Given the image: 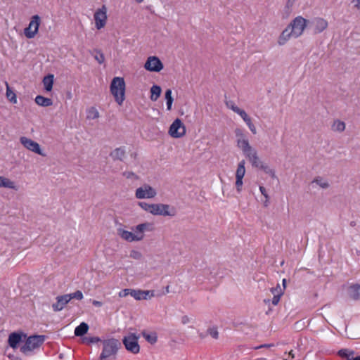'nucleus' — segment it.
Returning a JSON list of instances; mask_svg holds the SVG:
<instances>
[{
	"label": "nucleus",
	"instance_id": "nucleus-1",
	"mask_svg": "<svg viewBox=\"0 0 360 360\" xmlns=\"http://www.w3.org/2000/svg\"><path fill=\"white\" fill-rule=\"evenodd\" d=\"M308 20L302 16H297L286 28L281 32L278 39V44L280 46L284 45L291 37L298 38L300 37L307 27Z\"/></svg>",
	"mask_w": 360,
	"mask_h": 360
},
{
	"label": "nucleus",
	"instance_id": "nucleus-2",
	"mask_svg": "<svg viewBox=\"0 0 360 360\" xmlns=\"http://www.w3.org/2000/svg\"><path fill=\"white\" fill-rule=\"evenodd\" d=\"M103 349L99 360H115L117 354L121 347V342L115 338L102 341Z\"/></svg>",
	"mask_w": 360,
	"mask_h": 360
},
{
	"label": "nucleus",
	"instance_id": "nucleus-3",
	"mask_svg": "<svg viewBox=\"0 0 360 360\" xmlns=\"http://www.w3.org/2000/svg\"><path fill=\"white\" fill-rule=\"evenodd\" d=\"M126 84L123 77H115L112 79L110 90L115 101L120 105L125 99Z\"/></svg>",
	"mask_w": 360,
	"mask_h": 360
},
{
	"label": "nucleus",
	"instance_id": "nucleus-4",
	"mask_svg": "<svg viewBox=\"0 0 360 360\" xmlns=\"http://www.w3.org/2000/svg\"><path fill=\"white\" fill-rule=\"evenodd\" d=\"M24 345L20 347V352L24 354H28L33 350L39 348L44 342L46 336L42 335H30L26 338Z\"/></svg>",
	"mask_w": 360,
	"mask_h": 360
},
{
	"label": "nucleus",
	"instance_id": "nucleus-5",
	"mask_svg": "<svg viewBox=\"0 0 360 360\" xmlns=\"http://www.w3.org/2000/svg\"><path fill=\"white\" fill-rule=\"evenodd\" d=\"M236 134L237 136H240V138L237 140V146L241 149L245 156L248 160H250L252 157L257 153V150L250 146L249 141L245 138L240 130H236Z\"/></svg>",
	"mask_w": 360,
	"mask_h": 360
},
{
	"label": "nucleus",
	"instance_id": "nucleus-6",
	"mask_svg": "<svg viewBox=\"0 0 360 360\" xmlns=\"http://www.w3.org/2000/svg\"><path fill=\"white\" fill-rule=\"evenodd\" d=\"M139 338V336L136 333H129L128 335L123 338V345L128 352L132 354H138L139 352L140 346L138 342Z\"/></svg>",
	"mask_w": 360,
	"mask_h": 360
},
{
	"label": "nucleus",
	"instance_id": "nucleus-7",
	"mask_svg": "<svg viewBox=\"0 0 360 360\" xmlns=\"http://www.w3.org/2000/svg\"><path fill=\"white\" fill-rule=\"evenodd\" d=\"M154 230V226L152 223L145 222L132 228L133 236L134 241H141L145 237L146 231H153Z\"/></svg>",
	"mask_w": 360,
	"mask_h": 360
},
{
	"label": "nucleus",
	"instance_id": "nucleus-8",
	"mask_svg": "<svg viewBox=\"0 0 360 360\" xmlns=\"http://www.w3.org/2000/svg\"><path fill=\"white\" fill-rule=\"evenodd\" d=\"M41 19L38 15L32 17L27 27L24 30V34L28 39L35 37L39 30Z\"/></svg>",
	"mask_w": 360,
	"mask_h": 360
},
{
	"label": "nucleus",
	"instance_id": "nucleus-9",
	"mask_svg": "<svg viewBox=\"0 0 360 360\" xmlns=\"http://www.w3.org/2000/svg\"><path fill=\"white\" fill-rule=\"evenodd\" d=\"M186 134V127L181 120L176 118L171 124L169 134L173 138H181Z\"/></svg>",
	"mask_w": 360,
	"mask_h": 360
},
{
	"label": "nucleus",
	"instance_id": "nucleus-10",
	"mask_svg": "<svg viewBox=\"0 0 360 360\" xmlns=\"http://www.w3.org/2000/svg\"><path fill=\"white\" fill-rule=\"evenodd\" d=\"M157 195L155 188L148 184H143L136 190L135 196L137 199L153 198Z\"/></svg>",
	"mask_w": 360,
	"mask_h": 360
},
{
	"label": "nucleus",
	"instance_id": "nucleus-11",
	"mask_svg": "<svg viewBox=\"0 0 360 360\" xmlns=\"http://www.w3.org/2000/svg\"><path fill=\"white\" fill-rule=\"evenodd\" d=\"M20 143L27 150L34 152L38 155H40L41 156H45L46 155L42 152L40 145L32 140L31 139H29L25 136H22L20 139Z\"/></svg>",
	"mask_w": 360,
	"mask_h": 360
},
{
	"label": "nucleus",
	"instance_id": "nucleus-12",
	"mask_svg": "<svg viewBox=\"0 0 360 360\" xmlns=\"http://www.w3.org/2000/svg\"><path fill=\"white\" fill-rule=\"evenodd\" d=\"M94 20L96 27L98 30H101L104 27L107 20V9L105 6H103L101 8L98 9L94 13Z\"/></svg>",
	"mask_w": 360,
	"mask_h": 360
},
{
	"label": "nucleus",
	"instance_id": "nucleus-13",
	"mask_svg": "<svg viewBox=\"0 0 360 360\" xmlns=\"http://www.w3.org/2000/svg\"><path fill=\"white\" fill-rule=\"evenodd\" d=\"M163 64L156 56H150L145 63L144 68L150 72H160L163 69Z\"/></svg>",
	"mask_w": 360,
	"mask_h": 360
},
{
	"label": "nucleus",
	"instance_id": "nucleus-14",
	"mask_svg": "<svg viewBox=\"0 0 360 360\" xmlns=\"http://www.w3.org/2000/svg\"><path fill=\"white\" fill-rule=\"evenodd\" d=\"M245 161L242 160L238 164L237 169L236 172V186L238 192H240L243 184V179L245 174Z\"/></svg>",
	"mask_w": 360,
	"mask_h": 360
},
{
	"label": "nucleus",
	"instance_id": "nucleus-15",
	"mask_svg": "<svg viewBox=\"0 0 360 360\" xmlns=\"http://www.w3.org/2000/svg\"><path fill=\"white\" fill-rule=\"evenodd\" d=\"M26 338L27 335L21 330L11 333L8 335V344L13 349H16L22 339H25Z\"/></svg>",
	"mask_w": 360,
	"mask_h": 360
},
{
	"label": "nucleus",
	"instance_id": "nucleus-16",
	"mask_svg": "<svg viewBox=\"0 0 360 360\" xmlns=\"http://www.w3.org/2000/svg\"><path fill=\"white\" fill-rule=\"evenodd\" d=\"M160 294H155V290H133L131 296L136 300H148L152 297H159Z\"/></svg>",
	"mask_w": 360,
	"mask_h": 360
},
{
	"label": "nucleus",
	"instance_id": "nucleus-17",
	"mask_svg": "<svg viewBox=\"0 0 360 360\" xmlns=\"http://www.w3.org/2000/svg\"><path fill=\"white\" fill-rule=\"evenodd\" d=\"M314 29L313 33L314 34H320L327 29L328 22L323 18L317 17L314 18L311 22Z\"/></svg>",
	"mask_w": 360,
	"mask_h": 360
},
{
	"label": "nucleus",
	"instance_id": "nucleus-18",
	"mask_svg": "<svg viewBox=\"0 0 360 360\" xmlns=\"http://www.w3.org/2000/svg\"><path fill=\"white\" fill-rule=\"evenodd\" d=\"M151 214L153 215L170 216L169 206L165 204H153Z\"/></svg>",
	"mask_w": 360,
	"mask_h": 360
},
{
	"label": "nucleus",
	"instance_id": "nucleus-19",
	"mask_svg": "<svg viewBox=\"0 0 360 360\" xmlns=\"http://www.w3.org/2000/svg\"><path fill=\"white\" fill-rule=\"evenodd\" d=\"M56 302L52 304V309L53 311L57 312L63 310L67 304L69 303V300L65 295H59L56 297Z\"/></svg>",
	"mask_w": 360,
	"mask_h": 360
},
{
	"label": "nucleus",
	"instance_id": "nucleus-20",
	"mask_svg": "<svg viewBox=\"0 0 360 360\" xmlns=\"http://www.w3.org/2000/svg\"><path fill=\"white\" fill-rule=\"evenodd\" d=\"M338 354L340 357L347 360H360V356L354 357V351L349 349H341L338 352Z\"/></svg>",
	"mask_w": 360,
	"mask_h": 360
},
{
	"label": "nucleus",
	"instance_id": "nucleus-21",
	"mask_svg": "<svg viewBox=\"0 0 360 360\" xmlns=\"http://www.w3.org/2000/svg\"><path fill=\"white\" fill-rule=\"evenodd\" d=\"M0 187L13 189L15 191L18 190V186L15 183L8 178L0 176Z\"/></svg>",
	"mask_w": 360,
	"mask_h": 360
},
{
	"label": "nucleus",
	"instance_id": "nucleus-22",
	"mask_svg": "<svg viewBox=\"0 0 360 360\" xmlns=\"http://www.w3.org/2000/svg\"><path fill=\"white\" fill-rule=\"evenodd\" d=\"M118 236L123 240L127 242H134V238L133 236V232L124 230L123 229H117Z\"/></svg>",
	"mask_w": 360,
	"mask_h": 360
},
{
	"label": "nucleus",
	"instance_id": "nucleus-23",
	"mask_svg": "<svg viewBox=\"0 0 360 360\" xmlns=\"http://www.w3.org/2000/svg\"><path fill=\"white\" fill-rule=\"evenodd\" d=\"M125 149L124 147H120L115 148L114 150H112L110 153V156L113 160H123L124 156H125Z\"/></svg>",
	"mask_w": 360,
	"mask_h": 360
},
{
	"label": "nucleus",
	"instance_id": "nucleus-24",
	"mask_svg": "<svg viewBox=\"0 0 360 360\" xmlns=\"http://www.w3.org/2000/svg\"><path fill=\"white\" fill-rule=\"evenodd\" d=\"M34 101L37 105L43 107H49L53 104V101L51 98L40 95L37 96Z\"/></svg>",
	"mask_w": 360,
	"mask_h": 360
},
{
	"label": "nucleus",
	"instance_id": "nucleus-25",
	"mask_svg": "<svg viewBox=\"0 0 360 360\" xmlns=\"http://www.w3.org/2000/svg\"><path fill=\"white\" fill-rule=\"evenodd\" d=\"M89 330V326L87 323L82 322L75 329V335L77 337H82L85 335Z\"/></svg>",
	"mask_w": 360,
	"mask_h": 360
},
{
	"label": "nucleus",
	"instance_id": "nucleus-26",
	"mask_svg": "<svg viewBox=\"0 0 360 360\" xmlns=\"http://www.w3.org/2000/svg\"><path fill=\"white\" fill-rule=\"evenodd\" d=\"M349 296L354 300L360 299V285L354 284L349 288Z\"/></svg>",
	"mask_w": 360,
	"mask_h": 360
},
{
	"label": "nucleus",
	"instance_id": "nucleus-27",
	"mask_svg": "<svg viewBox=\"0 0 360 360\" xmlns=\"http://www.w3.org/2000/svg\"><path fill=\"white\" fill-rule=\"evenodd\" d=\"M346 124L343 121H341L340 120H334L331 129L333 131L335 132H342L345 130Z\"/></svg>",
	"mask_w": 360,
	"mask_h": 360
},
{
	"label": "nucleus",
	"instance_id": "nucleus-28",
	"mask_svg": "<svg viewBox=\"0 0 360 360\" xmlns=\"http://www.w3.org/2000/svg\"><path fill=\"white\" fill-rule=\"evenodd\" d=\"M162 92L161 87L158 85H153L150 88V98L152 101H156L160 97Z\"/></svg>",
	"mask_w": 360,
	"mask_h": 360
},
{
	"label": "nucleus",
	"instance_id": "nucleus-29",
	"mask_svg": "<svg viewBox=\"0 0 360 360\" xmlns=\"http://www.w3.org/2000/svg\"><path fill=\"white\" fill-rule=\"evenodd\" d=\"M42 82H43L44 89L47 91H51L52 90L53 84V75H49L44 77Z\"/></svg>",
	"mask_w": 360,
	"mask_h": 360
},
{
	"label": "nucleus",
	"instance_id": "nucleus-30",
	"mask_svg": "<svg viewBox=\"0 0 360 360\" xmlns=\"http://www.w3.org/2000/svg\"><path fill=\"white\" fill-rule=\"evenodd\" d=\"M6 97L9 101H11L12 103H17V98L15 94L11 90V89L9 86V84L7 82H6Z\"/></svg>",
	"mask_w": 360,
	"mask_h": 360
},
{
	"label": "nucleus",
	"instance_id": "nucleus-31",
	"mask_svg": "<svg viewBox=\"0 0 360 360\" xmlns=\"http://www.w3.org/2000/svg\"><path fill=\"white\" fill-rule=\"evenodd\" d=\"M141 334L146 340L150 344H155L158 340V336L155 333H148L146 331H143Z\"/></svg>",
	"mask_w": 360,
	"mask_h": 360
},
{
	"label": "nucleus",
	"instance_id": "nucleus-32",
	"mask_svg": "<svg viewBox=\"0 0 360 360\" xmlns=\"http://www.w3.org/2000/svg\"><path fill=\"white\" fill-rule=\"evenodd\" d=\"M172 90L170 89H168L165 91V97L166 100V104H167V110H171L172 105L174 101V99L172 96Z\"/></svg>",
	"mask_w": 360,
	"mask_h": 360
},
{
	"label": "nucleus",
	"instance_id": "nucleus-33",
	"mask_svg": "<svg viewBox=\"0 0 360 360\" xmlns=\"http://www.w3.org/2000/svg\"><path fill=\"white\" fill-rule=\"evenodd\" d=\"M312 184H316L322 188H328L329 187L328 182L324 179L323 177L317 176L313 181Z\"/></svg>",
	"mask_w": 360,
	"mask_h": 360
},
{
	"label": "nucleus",
	"instance_id": "nucleus-34",
	"mask_svg": "<svg viewBox=\"0 0 360 360\" xmlns=\"http://www.w3.org/2000/svg\"><path fill=\"white\" fill-rule=\"evenodd\" d=\"M99 117V112L98 110L94 108H90L86 112V118L88 120H96Z\"/></svg>",
	"mask_w": 360,
	"mask_h": 360
},
{
	"label": "nucleus",
	"instance_id": "nucleus-35",
	"mask_svg": "<svg viewBox=\"0 0 360 360\" xmlns=\"http://www.w3.org/2000/svg\"><path fill=\"white\" fill-rule=\"evenodd\" d=\"M69 301L72 299H76L77 300H81L83 299V293L80 290H77L75 292L66 294Z\"/></svg>",
	"mask_w": 360,
	"mask_h": 360
},
{
	"label": "nucleus",
	"instance_id": "nucleus-36",
	"mask_svg": "<svg viewBox=\"0 0 360 360\" xmlns=\"http://www.w3.org/2000/svg\"><path fill=\"white\" fill-rule=\"evenodd\" d=\"M259 168L262 169L266 174L270 175L272 178H276L274 170L270 168L268 165L262 163Z\"/></svg>",
	"mask_w": 360,
	"mask_h": 360
},
{
	"label": "nucleus",
	"instance_id": "nucleus-37",
	"mask_svg": "<svg viewBox=\"0 0 360 360\" xmlns=\"http://www.w3.org/2000/svg\"><path fill=\"white\" fill-rule=\"evenodd\" d=\"M101 341V339L98 337H84L82 338V342L87 345H90L92 343H96Z\"/></svg>",
	"mask_w": 360,
	"mask_h": 360
},
{
	"label": "nucleus",
	"instance_id": "nucleus-38",
	"mask_svg": "<svg viewBox=\"0 0 360 360\" xmlns=\"http://www.w3.org/2000/svg\"><path fill=\"white\" fill-rule=\"evenodd\" d=\"M252 167H259V166L262 164V162L259 160L257 153L252 157L250 160H249Z\"/></svg>",
	"mask_w": 360,
	"mask_h": 360
},
{
	"label": "nucleus",
	"instance_id": "nucleus-39",
	"mask_svg": "<svg viewBox=\"0 0 360 360\" xmlns=\"http://www.w3.org/2000/svg\"><path fill=\"white\" fill-rule=\"evenodd\" d=\"M271 292L274 295H279V296H282L284 293V290L281 288L280 284H277L276 287L271 288Z\"/></svg>",
	"mask_w": 360,
	"mask_h": 360
},
{
	"label": "nucleus",
	"instance_id": "nucleus-40",
	"mask_svg": "<svg viewBox=\"0 0 360 360\" xmlns=\"http://www.w3.org/2000/svg\"><path fill=\"white\" fill-rule=\"evenodd\" d=\"M207 333L209 334L214 339L217 340L219 338V332L216 326L209 328L207 330Z\"/></svg>",
	"mask_w": 360,
	"mask_h": 360
},
{
	"label": "nucleus",
	"instance_id": "nucleus-41",
	"mask_svg": "<svg viewBox=\"0 0 360 360\" xmlns=\"http://www.w3.org/2000/svg\"><path fill=\"white\" fill-rule=\"evenodd\" d=\"M138 205L139 207H141L143 210L146 211V212H148L150 213H151V210H152V206H153V204H149V203H147L146 202H138Z\"/></svg>",
	"mask_w": 360,
	"mask_h": 360
},
{
	"label": "nucleus",
	"instance_id": "nucleus-42",
	"mask_svg": "<svg viewBox=\"0 0 360 360\" xmlns=\"http://www.w3.org/2000/svg\"><path fill=\"white\" fill-rule=\"evenodd\" d=\"M130 257L135 259H141L142 257V255L139 251L134 250L131 251Z\"/></svg>",
	"mask_w": 360,
	"mask_h": 360
},
{
	"label": "nucleus",
	"instance_id": "nucleus-43",
	"mask_svg": "<svg viewBox=\"0 0 360 360\" xmlns=\"http://www.w3.org/2000/svg\"><path fill=\"white\" fill-rule=\"evenodd\" d=\"M236 113L238 114L241 117V118L244 120V122L246 121L249 118V116L248 115V114L245 112V111L244 110L237 109Z\"/></svg>",
	"mask_w": 360,
	"mask_h": 360
},
{
	"label": "nucleus",
	"instance_id": "nucleus-44",
	"mask_svg": "<svg viewBox=\"0 0 360 360\" xmlns=\"http://www.w3.org/2000/svg\"><path fill=\"white\" fill-rule=\"evenodd\" d=\"M94 58L100 64L103 63L105 60L104 55L101 51H98V54Z\"/></svg>",
	"mask_w": 360,
	"mask_h": 360
},
{
	"label": "nucleus",
	"instance_id": "nucleus-45",
	"mask_svg": "<svg viewBox=\"0 0 360 360\" xmlns=\"http://www.w3.org/2000/svg\"><path fill=\"white\" fill-rule=\"evenodd\" d=\"M226 106L231 109L234 112L236 113L237 109H240L238 106H236L233 101H229L226 103Z\"/></svg>",
	"mask_w": 360,
	"mask_h": 360
},
{
	"label": "nucleus",
	"instance_id": "nucleus-46",
	"mask_svg": "<svg viewBox=\"0 0 360 360\" xmlns=\"http://www.w3.org/2000/svg\"><path fill=\"white\" fill-rule=\"evenodd\" d=\"M132 290L133 289H124L119 292V296L120 297H123L127 296L128 295H131Z\"/></svg>",
	"mask_w": 360,
	"mask_h": 360
},
{
	"label": "nucleus",
	"instance_id": "nucleus-47",
	"mask_svg": "<svg viewBox=\"0 0 360 360\" xmlns=\"http://www.w3.org/2000/svg\"><path fill=\"white\" fill-rule=\"evenodd\" d=\"M281 296H279V295H274L272 300H271V302L274 305H277L278 303L280 301V299H281Z\"/></svg>",
	"mask_w": 360,
	"mask_h": 360
},
{
	"label": "nucleus",
	"instance_id": "nucleus-48",
	"mask_svg": "<svg viewBox=\"0 0 360 360\" xmlns=\"http://www.w3.org/2000/svg\"><path fill=\"white\" fill-rule=\"evenodd\" d=\"M181 321L182 324L186 325L190 322V318L188 316L184 315L181 317Z\"/></svg>",
	"mask_w": 360,
	"mask_h": 360
},
{
	"label": "nucleus",
	"instance_id": "nucleus-49",
	"mask_svg": "<svg viewBox=\"0 0 360 360\" xmlns=\"http://www.w3.org/2000/svg\"><path fill=\"white\" fill-rule=\"evenodd\" d=\"M259 191L266 198V200L269 198L268 194L266 193V188L264 186H259Z\"/></svg>",
	"mask_w": 360,
	"mask_h": 360
},
{
	"label": "nucleus",
	"instance_id": "nucleus-50",
	"mask_svg": "<svg viewBox=\"0 0 360 360\" xmlns=\"http://www.w3.org/2000/svg\"><path fill=\"white\" fill-rule=\"evenodd\" d=\"M123 175L126 178L129 179V178H131V177L134 176L135 174L134 172H126L123 173Z\"/></svg>",
	"mask_w": 360,
	"mask_h": 360
},
{
	"label": "nucleus",
	"instance_id": "nucleus-51",
	"mask_svg": "<svg viewBox=\"0 0 360 360\" xmlns=\"http://www.w3.org/2000/svg\"><path fill=\"white\" fill-rule=\"evenodd\" d=\"M248 127L252 134H255L257 133L256 127L252 123L248 125Z\"/></svg>",
	"mask_w": 360,
	"mask_h": 360
},
{
	"label": "nucleus",
	"instance_id": "nucleus-52",
	"mask_svg": "<svg viewBox=\"0 0 360 360\" xmlns=\"http://www.w3.org/2000/svg\"><path fill=\"white\" fill-rule=\"evenodd\" d=\"M274 346L273 344H264V345H261L258 347H256L255 349H260V348H264V347H272Z\"/></svg>",
	"mask_w": 360,
	"mask_h": 360
},
{
	"label": "nucleus",
	"instance_id": "nucleus-53",
	"mask_svg": "<svg viewBox=\"0 0 360 360\" xmlns=\"http://www.w3.org/2000/svg\"><path fill=\"white\" fill-rule=\"evenodd\" d=\"M92 304L93 305L97 307H100L103 305V303L97 300H93Z\"/></svg>",
	"mask_w": 360,
	"mask_h": 360
},
{
	"label": "nucleus",
	"instance_id": "nucleus-54",
	"mask_svg": "<svg viewBox=\"0 0 360 360\" xmlns=\"http://www.w3.org/2000/svg\"><path fill=\"white\" fill-rule=\"evenodd\" d=\"M169 285H167L165 287V292H162V293L158 292V294H160L159 296H161L162 295H165V294L169 293Z\"/></svg>",
	"mask_w": 360,
	"mask_h": 360
},
{
	"label": "nucleus",
	"instance_id": "nucleus-55",
	"mask_svg": "<svg viewBox=\"0 0 360 360\" xmlns=\"http://www.w3.org/2000/svg\"><path fill=\"white\" fill-rule=\"evenodd\" d=\"M285 287H286V279L283 278L282 281V287L281 288H283V290H285Z\"/></svg>",
	"mask_w": 360,
	"mask_h": 360
},
{
	"label": "nucleus",
	"instance_id": "nucleus-56",
	"mask_svg": "<svg viewBox=\"0 0 360 360\" xmlns=\"http://www.w3.org/2000/svg\"><path fill=\"white\" fill-rule=\"evenodd\" d=\"M295 1V0H288L287 4L288 6H292Z\"/></svg>",
	"mask_w": 360,
	"mask_h": 360
},
{
	"label": "nucleus",
	"instance_id": "nucleus-57",
	"mask_svg": "<svg viewBox=\"0 0 360 360\" xmlns=\"http://www.w3.org/2000/svg\"><path fill=\"white\" fill-rule=\"evenodd\" d=\"M245 122L246 123L247 125H249L252 123L250 117L246 121H245Z\"/></svg>",
	"mask_w": 360,
	"mask_h": 360
},
{
	"label": "nucleus",
	"instance_id": "nucleus-58",
	"mask_svg": "<svg viewBox=\"0 0 360 360\" xmlns=\"http://www.w3.org/2000/svg\"><path fill=\"white\" fill-rule=\"evenodd\" d=\"M357 4L355 6L358 9H360V0H356Z\"/></svg>",
	"mask_w": 360,
	"mask_h": 360
},
{
	"label": "nucleus",
	"instance_id": "nucleus-59",
	"mask_svg": "<svg viewBox=\"0 0 360 360\" xmlns=\"http://www.w3.org/2000/svg\"><path fill=\"white\" fill-rule=\"evenodd\" d=\"M199 337H200L201 339H203V338H205V334H203V333H200L199 334Z\"/></svg>",
	"mask_w": 360,
	"mask_h": 360
},
{
	"label": "nucleus",
	"instance_id": "nucleus-60",
	"mask_svg": "<svg viewBox=\"0 0 360 360\" xmlns=\"http://www.w3.org/2000/svg\"><path fill=\"white\" fill-rule=\"evenodd\" d=\"M289 354L293 358L294 357V354H292V351H290L289 352Z\"/></svg>",
	"mask_w": 360,
	"mask_h": 360
},
{
	"label": "nucleus",
	"instance_id": "nucleus-61",
	"mask_svg": "<svg viewBox=\"0 0 360 360\" xmlns=\"http://www.w3.org/2000/svg\"><path fill=\"white\" fill-rule=\"evenodd\" d=\"M138 3H141L143 0H135Z\"/></svg>",
	"mask_w": 360,
	"mask_h": 360
},
{
	"label": "nucleus",
	"instance_id": "nucleus-62",
	"mask_svg": "<svg viewBox=\"0 0 360 360\" xmlns=\"http://www.w3.org/2000/svg\"><path fill=\"white\" fill-rule=\"evenodd\" d=\"M14 360H21L19 357H16Z\"/></svg>",
	"mask_w": 360,
	"mask_h": 360
}]
</instances>
